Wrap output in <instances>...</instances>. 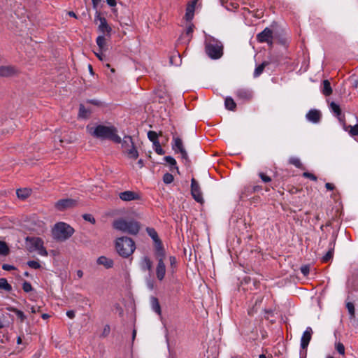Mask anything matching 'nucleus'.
<instances>
[{"instance_id":"41","label":"nucleus","mask_w":358,"mask_h":358,"mask_svg":"<svg viewBox=\"0 0 358 358\" xmlns=\"http://www.w3.org/2000/svg\"><path fill=\"white\" fill-rule=\"evenodd\" d=\"M173 176L169 173H166L163 176V181L166 184H170L173 181Z\"/></svg>"},{"instance_id":"51","label":"nucleus","mask_w":358,"mask_h":358,"mask_svg":"<svg viewBox=\"0 0 358 358\" xmlns=\"http://www.w3.org/2000/svg\"><path fill=\"white\" fill-rule=\"evenodd\" d=\"M301 271L304 275H307L309 273V267L307 266H302Z\"/></svg>"},{"instance_id":"14","label":"nucleus","mask_w":358,"mask_h":358,"mask_svg":"<svg viewBox=\"0 0 358 358\" xmlns=\"http://www.w3.org/2000/svg\"><path fill=\"white\" fill-rule=\"evenodd\" d=\"M237 98L243 101H249L252 97V92L245 88L238 89L235 92Z\"/></svg>"},{"instance_id":"56","label":"nucleus","mask_w":358,"mask_h":358,"mask_svg":"<svg viewBox=\"0 0 358 358\" xmlns=\"http://www.w3.org/2000/svg\"><path fill=\"white\" fill-rule=\"evenodd\" d=\"M107 3L110 7H114L116 6L117 3L115 0H106Z\"/></svg>"},{"instance_id":"27","label":"nucleus","mask_w":358,"mask_h":358,"mask_svg":"<svg viewBox=\"0 0 358 358\" xmlns=\"http://www.w3.org/2000/svg\"><path fill=\"white\" fill-rule=\"evenodd\" d=\"M323 88L322 93L325 96H329L332 93V89L330 83L328 80H324L322 83Z\"/></svg>"},{"instance_id":"46","label":"nucleus","mask_w":358,"mask_h":358,"mask_svg":"<svg viewBox=\"0 0 358 358\" xmlns=\"http://www.w3.org/2000/svg\"><path fill=\"white\" fill-rule=\"evenodd\" d=\"M303 176L304 178H309L310 180H311L313 181H316L317 179V177L314 174L309 173V172H303Z\"/></svg>"},{"instance_id":"53","label":"nucleus","mask_w":358,"mask_h":358,"mask_svg":"<svg viewBox=\"0 0 358 358\" xmlns=\"http://www.w3.org/2000/svg\"><path fill=\"white\" fill-rule=\"evenodd\" d=\"M66 315L70 319H73L75 317L76 314H75L74 310H68L66 312Z\"/></svg>"},{"instance_id":"29","label":"nucleus","mask_w":358,"mask_h":358,"mask_svg":"<svg viewBox=\"0 0 358 358\" xmlns=\"http://www.w3.org/2000/svg\"><path fill=\"white\" fill-rule=\"evenodd\" d=\"M127 157L130 159H136L138 157V152L136 149V148L132 146L131 148L127 149V150L125 151Z\"/></svg>"},{"instance_id":"61","label":"nucleus","mask_w":358,"mask_h":358,"mask_svg":"<svg viewBox=\"0 0 358 358\" xmlns=\"http://www.w3.org/2000/svg\"><path fill=\"white\" fill-rule=\"evenodd\" d=\"M300 355H301V358H305L306 356V350H301Z\"/></svg>"},{"instance_id":"26","label":"nucleus","mask_w":358,"mask_h":358,"mask_svg":"<svg viewBox=\"0 0 358 358\" xmlns=\"http://www.w3.org/2000/svg\"><path fill=\"white\" fill-rule=\"evenodd\" d=\"M31 192V189L24 188L17 189L16 194L18 198L25 199L30 196Z\"/></svg>"},{"instance_id":"7","label":"nucleus","mask_w":358,"mask_h":358,"mask_svg":"<svg viewBox=\"0 0 358 358\" xmlns=\"http://www.w3.org/2000/svg\"><path fill=\"white\" fill-rule=\"evenodd\" d=\"M172 149L176 153H180L183 159H188L187 152L184 148L182 140L180 137L173 136Z\"/></svg>"},{"instance_id":"63","label":"nucleus","mask_w":358,"mask_h":358,"mask_svg":"<svg viewBox=\"0 0 358 358\" xmlns=\"http://www.w3.org/2000/svg\"><path fill=\"white\" fill-rule=\"evenodd\" d=\"M68 15H69V16H71V17H76V18L77 17V16H76V13H75L74 12H73V11H69V12L68 13Z\"/></svg>"},{"instance_id":"47","label":"nucleus","mask_w":358,"mask_h":358,"mask_svg":"<svg viewBox=\"0 0 358 358\" xmlns=\"http://www.w3.org/2000/svg\"><path fill=\"white\" fill-rule=\"evenodd\" d=\"M36 251L38 252V254L41 256H48V252L46 249L44 248L43 245H41V247H40L38 249H37Z\"/></svg>"},{"instance_id":"54","label":"nucleus","mask_w":358,"mask_h":358,"mask_svg":"<svg viewBox=\"0 0 358 358\" xmlns=\"http://www.w3.org/2000/svg\"><path fill=\"white\" fill-rule=\"evenodd\" d=\"M170 264L171 266L174 267L176 264V259L173 256H171L169 257Z\"/></svg>"},{"instance_id":"20","label":"nucleus","mask_w":358,"mask_h":358,"mask_svg":"<svg viewBox=\"0 0 358 358\" xmlns=\"http://www.w3.org/2000/svg\"><path fill=\"white\" fill-rule=\"evenodd\" d=\"M140 266L143 271H150L152 268V262L148 257L145 256L141 259Z\"/></svg>"},{"instance_id":"28","label":"nucleus","mask_w":358,"mask_h":358,"mask_svg":"<svg viewBox=\"0 0 358 358\" xmlns=\"http://www.w3.org/2000/svg\"><path fill=\"white\" fill-rule=\"evenodd\" d=\"M330 109L331 112H333L338 118H340V116H341L342 113L339 105L332 101L330 103Z\"/></svg>"},{"instance_id":"2","label":"nucleus","mask_w":358,"mask_h":358,"mask_svg":"<svg viewBox=\"0 0 358 358\" xmlns=\"http://www.w3.org/2000/svg\"><path fill=\"white\" fill-rule=\"evenodd\" d=\"M113 226L117 230L131 235L137 234L141 228L138 222L134 220H124L122 218L115 220Z\"/></svg>"},{"instance_id":"11","label":"nucleus","mask_w":358,"mask_h":358,"mask_svg":"<svg viewBox=\"0 0 358 358\" xmlns=\"http://www.w3.org/2000/svg\"><path fill=\"white\" fill-rule=\"evenodd\" d=\"M77 205V201L72 199H65L59 200L55 203V207L59 210H64Z\"/></svg>"},{"instance_id":"6","label":"nucleus","mask_w":358,"mask_h":358,"mask_svg":"<svg viewBox=\"0 0 358 358\" xmlns=\"http://www.w3.org/2000/svg\"><path fill=\"white\" fill-rule=\"evenodd\" d=\"M155 255L158 259V263L156 267V276L159 281H162L164 280L166 275V266L164 262L165 251L159 248V252H156Z\"/></svg>"},{"instance_id":"59","label":"nucleus","mask_w":358,"mask_h":358,"mask_svg":"<svg viewBox=\"0 0 358 358\" xmlns=\"http://www.w3.org/2000/svg\"><path fill=\"white\" fill-rule=\"evenodd\" d=\"M109 332H110V327L108 325H106L103 329V334L105 336H107L109 334Z\"/></svg>"},{"instance_id":"22","label":"nucleus","mask_w":358,"mask_h":358,"mask_svg":"<svg viewBox=\"0 0 358 358\" xmlns=\"http://www.w3.org/2000/svg\"><path fill=\"white\" fill-rule=\"evenodd\" d=\"M122 147L124 150V151L127 150V149L131 148L132 146H134V142L132 141V138L129 136H126L123 138V139H121Z\"/></svg>"},{"instance_id":"4","label":"nucleus","mask_w":358,"mask_h":358,"mask_svg":"<svg viewBox=\"0 0 358 358\" xmlns=\"http://www.w3.org/2000/svg\"><path fill=\"white\" fill-rule=\"evenodd\" d=\"M205 49L206 54L211 59H219L223 55V45L222 43L211 36L206 38Z\"/></svg>"},{"instance_id":"30","label":"nucleus","mask_w":358,"mask_h":358,"mask_svg":"<svg viewBox=\"0 0 358 358\" xmlns=\"http://www.w3.org/2000/svg\"><path fill=\"white\" fill-rule=\"evenodd\" d=\"M289 163L290 164H292L294 165V166H296V168H299V169H304L305 168L303 167L300 159H299L298 157H292L289 159Z\"/></svg>"},{"instance_id":"62","label":"nucleus","mask_w":358,"mask_h":358,"mask_svg":"<svg viewBox=\"0 0 358 358\" xmlns=\"http://www.w3.org/2000/svg\"><path fill=\"white\" fill-rule=\"evenodd\" d=\"M77 275H78V278H82V277H83V271H82L81 270H78V271H77Z\"/></svg>"},{"instance_id":"55","label":"nucleus","mask_w":358,"mask_h":358,"mask_svg":"<svg viewBox=\"0 0 358 358\" xmlns=\"http://www.w3.org/2000/svg\"><path fill=\"white\" fill-rule=\"evenodd\" d=\"M325 187H326L327 189L329 190V191L333 190L335 188L334 185L332 183H330V182H327L325 184Z\"/></svg>"},{"instance_id":"36","label":"nucleus","mask_w":358,"mask_h":358,"mask_svg":"<svg viewBox=\"0 0 358 358\" xmlns=\"http://www.w3.org/2000/svg\"><path fill=\"white\" fill-rule=\"evenodd\" d=\"M9 253V248L6 243L0 241V255L6 256Z\"/></svg>"},{"instance_id":"52","label":"nucleus","mask_w":358,"mask_h":358,"mask_svg":"<svg viewBox=\"0 0 358 358\" xmlns=\"http://www.w3.org/2000/svg\"><path fill=\"white\" fill-rule=\"evenodd\" d=\"M2 268L5 271H11V270L15 269V267L10 264H3L2 266Z\"/></svg>"},{"instance_id":"33","label":"nucleus","mask_w":358,"mask_h":358,"mask_svg":"<svg viewBox=\"0 0 358 358\" xmlns=\"http://www.w3.org/2000/svg\"><path fill=\"white\" fill-rule=\"evenodd\" d=\"M0 289L10 292L12 289V287L6 278H0Z\"/></svg>"},{"instance_id":"40","label":"nucleus","mask_w":358,"mask_h":358,"mask_svg":"<svg viewBox=\"0 0 358 358\" xmlns=\"http://www.w3.org/2000/svg\"><path fill=\"white\" fill-rule=\"evenodd\" d=\"M334 247V244H333V247L331 248L329 250V251L326 253V255L322 257V260L324 262H327L333 257Z\"/></svg>"},{"instance_id":"44","label":"nucleus","mask_w":358,"mask_h":358,"mask_svg":"<svg viewBox=\"0 0 358 358\" xmlns=\"http://www.w3.org/2000/svg\"><path fill=\"white\" fill-rule=\"evenodd\" d=\"M27 265L31 268H34V269H38L41 267V264H39L38 262H36V261H34V260H31V261H29L27 262Z\"/></svg>"},{"instance_id":"19","label":"nucleus","mask_w":358,"mask_h":358,"mask_svg":"<svg viewBox=\"0 0 358 358\" xmlns=\"http://www.w3.org/2000/svg\"><path fill=\"white\" fill-rule=\"evenodd\" d=\"M26 241L30 243L34 250H36L43 245V241L38 237H27Z\"/></svg>"},{"instance_id":"31","label":"nucleus","mask_w":358,"mask_h":358,"mask_svg":"<svg viewBox=\"0 0 358 358\" xmlns=\"http://www.w3.org/2000/svg\"><path fill=\"white\" fill-rule=\"evenodd\" d=\"M90 114V110L86 109L83 104L80 105L78 116L81 118H87Z\"/></svg>"},{"instance_id":"23","label":"nucleus","mask_w":358,"mask_h":358,"mask_svg":"<svg viewBox=\"0 0 358 358\" xmlns=\"http://www.w3.org/2000/svg\"><path fill=\"white\" fill-rule=\"evenodd\" d=\"M150 303L153 311L160 315L162 314V310L158 299L156 297H152L150 299Z\"/></svg>"},{"instance_id":"10","label":"nucleus","mask_w":358,"mask_h":358,"mask_svg":"<svg viewBox=\"0 0 358 358\" xmlns=\"http://www.w3.org/2000/svg\"><path fill=\"white\" fill-rule=\"evenodd\" d=\"M119 197L123 201H131L141 199V195L138 192L130 190L120 192Z\"/></svg>"},{"instance_id":"57","label":"nucleus","mask_w":358,"mask_h":358,"mask_svg":"<svg viewBox=\"0 0 358 358\" xmlns=\"http://www.w3.org/2000/svg\"><path fill=\"white\" fill-rule=\"evenodd\" d=\"M95 55L100 60H103L104 56L101 52V50L99 52H95Z\"/></svg>"},{"instance_id":"18","label":"nucleus","mask_w":358,"mask_h":358,"mask_svg":"<svg viewBox=\"0 0 358 358\" xmlns=\"http://www.w3.org/2000/svg\"><path fill=\"white\" fill-rule=\"evenodd\" d=\"M97 18L100 21V24L99 25V31H101L102 33L109 34L111 31V27L108 24L107 21L105 19V17L98 15Z\"/></svg>"},{"instance_id":"16","label":"nucleus","mask_w":358,"mask_h":358,"mask_svg":"<svg viewBox=\"0 0 358 358\" xmlns=\"http://www.w3.org/2000/svg\"><path fill=\"white\" fill-rule=\"evenodd\" d=\"M306 118L308 121L317 123L321 118V113L316 109H312L306 114Z\"/></svg>"},{"instance_id":"58","label":"nucleus","mask_w":358,"mask_h":358,"mask_svg":"<svg viewBox=\"0 0 358 358\" xmlns=\"http://www.w3.org/2000/svg\"><path fill=\"white\" fill-rule=\"evenodd\" d=\"M39 310H40V307L36 308L34 306H31L30 308V311L31 313H36L37 312H39Z\"/></svg>"},{"instance_id":"37","label":"nucleus","mask_w":358,"mask_h":358,"mask_svg":"<svg viewBox=\"0 0 358 358\" xmlns=\"http://www.w3.org/2000/svg\"><path fill=\"white\" fill-rule=\"evenodd\" d=\"M159 134L154 131H149L148 132V139L154 143V142L159 141L158 140Z\"/></svg>"},{"instance_id":"9","label":"nucleus","mask_w":358,"mask_h":358,"mask_svg":"<svg viewBox=\"0 0 358 358\" xmlns=\"http://www.w3.org/2000/svg\"><path fill=\"white\" fill-rule=\"evenodd\" d=\"M273 31L269 28H265L262 32L257 35V40L259 43H267L272 45Z\"/></svg>"},{"instance_id":"60","label":"nucleus","mask_w":358,"mask_h":358,"mask_svg":"<svg viewBox=\"0 0 358 358\" xmlns=\"http://www.w3.org/2000/svg\"><path fill=\"white\" fill-rule=\"evenodd\" d=\"M101 0H92L94 8H96Z\"/></svg>"},{"instance_id":"1","label":"nucleus","mask_w":358,"mask_h":358,"mask_svg":"<svg viewBox=\"0 0 358 358\" xmlns=\"http://www.w3.org/2000/svg\"><path fill=\"white\" fill-rule=\"evenodd\" d=\"M87 131L92 136L100 139H108L115 143H121V138L117 134V130L113 126L88 124Z\"/></svg>"},{"instance_id":"43","label":"nucleus","mask_w":358,"mask_h":358,"mask_svg":"<svg viewBox=\"0 0 358 358\" xmlns=\"http://www.w3.org/2000/svg\"><path fill=\"white\" fill-rule=\"evenodd\" d=\"M348 132L352 136H358V124L355 126H350Z\"/></svg>"},{"instance_id":"32","label":"nucleus","mask_w":358,"mask_h":358,"mask_svg":"<svg viewBox=\"0 0 358 358\" xmlns=\"http://www.w3.org/2000/svg\"><path fill=\"white\" fill-rule=\"evenodd\" d=\"M10 310L16 315L17 317L20 320V322L22 323L24 322L26 319V315L22 310H18L15 308H12Z\"/></svg>"},{"instance_id":"34","label":"nucleus","mask_w":358,"mask_h":358,"mask_svg":"<svg viewBox=\"0 0 358 358\" xmlns=\"http://www.w3.org/2000/svg\"><path fill=\"white\" fill-rule=\"evenodd\" d=\"M346 308L348 309V311L350 314V318L353 319L355 317V308L353 303L352 302H347L346 303Z\"/></svg>"},{"instance_id":"42","label":"nucleus","mask_w":358,"mask_h":358,"mask_svg":"<svg viewBox=\"0 0 358 358\" xmlns=\"http://www.w3.org/2000/svg\"><path fill=\"white\" fill-rule=\"evenodd\" d=\"M335 348L338 351V352L342 355L345 354V347L343 343L338 342L335 345Z\"/></svg>"},{"instance_id":"38","label":"nucleus","mask_w":358,"mask_h":358,"mask_svg":"<svg viewBox=\"0 0 358 358\" xmlns=\"http://www.w3.org/2000/svg\"><path fill=\"white\" fill-rule=\"evenodd\" d=\"M154 150L159 155H162L165 153L164 150L162 149L159 141L154 142L153 143Z\"/></svg>"},{"instance_id":"21","label":"nucleus","mask_w":358,"mask_h":358,"mask_svg":"<svg viewBox=\"0 0 358 358\" xmlns=\"http://www.w3.org/2000/svg\"><path fill=\"white\" fill-rule=\"evenodd\" d=\"M97 264L104 266L106 268H109L113 266V261L106 257L101 256L97 259Z\"/></svg>"},{"instance_id":"3","label":"nucleus","mask_w":358,"mask_h":358,"mask_svg":"<svg viewBox=\"0 0 358 358\" xmlns=\"http://www.w3.org/2000/svg\"><path fill=\"white\" fill-rule=\"evenodd\" d=\"M115 248L121 257L127 258L133 254L136 246L135 243L131 238L120 237L116 240Z\"/></svg>"},{"instance_id":"39","label":"nucleus","mask_w":358,"mask_h":358,"mask_svg":"<svg viewBox=\"0 0 358 358\" xmlns=\"http://www.w3.org/2000/svg\"><path fill=\"white\" fill-rule=\"evenodd\" d=\"M96 43L100 50H103L106 47V38L103 36H99L96 38Z\"/></svg>"},{"instance_id":"50","label":"nucleus","mask_w":358,"mask_h":358,"mask_svg":"<svg viewBox=\"0 0 358 358\" xmlns=\"http://www.w3.org/2000/svg\"><path fill=\"white\" fill-rule=\"evenodd\" d=\"M83 218H84V220H85L87 221H89V222H90L92 223H94L95 222L94 218L90 214H85L83 215Z\"/></svg>"},{"instance_id":"35","label":"nucleus","mask_w":358,"mask_h":358,"mask_svg":"<svg viewBox=\"0 0 358 358\" xmlns=\"http://www.w3.org/2000/svg\"><path fill=\"white\" fill-rule=\"evenodd\" d=\"M164 161L166 162H167L170 165L173 166V169H175L177 171V172L179 173V169H178V167L177 166L176 161V159L173 157H171V156H166L164 158Z\"/></svg>"},{"instance_id":"5","label":"nucleus","mask_w":358,"mask_h":358,"mask_svg":"<svg viewBox=\"0 0 358 358\" xmlns=\"http://www.w3.org/2000/svg\"><path fill=\"white\" fill-rule=\"evenodd\" d=\"M52 232L55 239L64 241L72 236L74 230L70 225L64 222H59L55 225Z\"/></svg>"},{"instance_id":"64","label":"nucleus","mask_w":358,"mask_h":358,"mask_svg":"<svg viewBox=\"0 0 358 358\" xmlns=\"http://www.w3.org/2000/svg\"><path fill=\"white\" fill-rule=\"evenodd\" d=\"M138 164L139 165V166L141 168L143 166V161L142 159H139L138 162Z\"/></svg>"},{"instance_id":"12","label":"nucleus","mask_w":358,"mask_h":358,"mask_svg":"<svg viewBox=\"0 0 358 358\" xmlns=\"http://www.w3.org/2000/svg\"><path fill=\"white\" fill-rule=\"evenodd\" d=\"M146 231L148 234V235L152 238V240L155 242V253L159 252V247L162 250H164L163 245L159 238L158 234L155 229L148 227L146 229Z\"/></svg>"},{"instance_id":"8","label":"nucleus","mask_w":358,"mask_h":358,"mask_svg":"<svg viewBox=\"0 0 358 358\" xmlns=\"http://www.w3.org/2000/svg\"><path fill=\"white\" fill-rule=\"evenodd\" d=\"M191 194L193 199L198 203L203 204L204 202V199L203 197L201 187L198 182L195 180V178H192L191 180Z\"/></svg>"},{"instance_id":"17","label":"nucleus","mask_w":358,"mask_h":358,"mask_svg":"<svg viewBox=\"0 0 358 358\" xmlns=\"http://www.w3.org/2000/svg\"><path fill=\"white\" fill-rule=\"evenodd\" d=\"M195 4L196 1H193L189 3L187 6L185 17L187 22H190L194 17Z\"/></svg>"},{"instance_id":"48","label":"nucleus","mask_w":358,"mask_h":358,"mask_svg":"<svg viewBox=\"0 0 358 358\" xmlns=\"http://www.w3.org/2000/svg\"><path fill=\"white\" fill-rule=\"evenodd\" d=\"M194 31V25L191 23H189L187 25L186 29H185V34L187 36H190Z\"/></svg>"},{"instance_id":"49","label":"nucleus","mask_w":358,"mask_h":358,"mask_svg":"<svg viewBox=\"0 0 358 358\" xmlns=\"http://www.w3.org/2000/svg\"><path fill=\"white\" fill-rule=\"evenodd\" d=\"M259 176L261 178V179L262 180V181L264 182H268L271 180V178L269 176L264 174V173H262V172L259 173Z\"/></svg>"},{"instance_id":"45","label":"nucleus","mask_w":358,"mask_h":358,"mask_svg":"<svg viewBox=\"0 0 358 358\" xmlns=\"http://www.w3.org/2000/svg\"><path fill=\"white\" fill-rule=\"evenodd\" d=\"M22 289L25 292H29L33 288L30 282L25 281L22 284Z\"/></svg>"},{"instance_id":"24","label":"nucleus","mask_w":358,"mask_h":358,"mask_svg":"<svg viewBox=\"0 0 358 358\" xmlns=\"http://www.w3.org/2000/svg\"><path fill=\"white\" fill-rule=\"evenodd\" d=\"M224 106L227 110L232 111L235 110L236 108V103H235L234 100L230 96L226 97L224 100Z\"/></svg>"},{"instance_id":"15","label":"nucleus","mask_w":358,"mask_h":358,"mask_svg":"<svg viewBox=\"0 0 358 358\" xmlns=\"http://www.w3.org/2000/svg\"><path fill=\"white\" fill-rule=\"evenodd\" d=\"M18 72L17 69L13 66H0V76L8 77L16 74Z\"/></svg>"},{"instance_id":"13","label":"nucleus","mask_w":358,"mask_h":358,"mask_svg":"<svg viewBox=\"0 0 358 358\" xmlns=\"http://www.w3.org/2000/svg\"><path fill=\"white\" fill-rule=\"evenodd\" d=\"M313 330L311 327H307L301 338V348L306 350L311 340Z\"/></svg>"},{"instance_id":"25","label":"nucleus","mask_w":358,"mask_h":358,"mask_svg":"<svg viewBox=\"0 0 358 358\" xmlns=\"http://www.w3.org/2000/svg\"><path fill=\"white\" fill-rule=\"evenodd\" d=\"M270 64V62L264 61L260 65L256 67L254 71V77L257 78L259 76L266 66H267Z\"/></svg>"}]
</instances>
